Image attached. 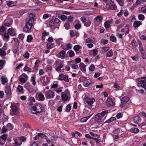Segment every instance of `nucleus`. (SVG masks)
<instances>
[{"label": "nucleus", "instance_id": "de8ad7c7", "mask_svg": "<svg viewBox=\"0 0 146 146\" xmlns=\"http://www.w3.org/2000/svg\"><path fill=\"white\" fill-rule=\"evenodd\" d=\"M120 6H122L124 5V0H116Z\"/></svg>", "mask_w": 146, "mask_h": 146}, {"label": "nucleus", "instance_id": "393cba45", "mask_svg": "<svg viewBox=\"0 0 146 146\" xmlns=\"http://www.w3.org/2000/svg\"><path fill=\"white\" fill-rule=\"evenodd\" d=\"M98 50L97 49H94L90 50L89 52V54L91 55L95 56L98 53Z\"/></svg>", "mask_w": 146, "mask_h": 146}, {"label": "nucleus", "instance_id": "f3484780", "mask_svg": "<svg viewBox=\"0 0 146 146\" xmlns=\"http://www.w3.org/2000/svg\"><path fill=\"white\" fill-rule=\"evenodd\" d=\"M12 24V20L10 19L8 20L6 19L5 20L4 25L5 26L9 27L11 26Z\"/></svg>", "mask_w": 146, "mask_h": 146}, {"label": "nucleus", "instance_id": "a211bd4d", "mask_svg": "<svg viewBox=\"0 0 146 146\" xmlns=\"http://www.w3.org/2000/svg\"><path fill=\"white\" fill-rule=\"evenodd\" d=\"M142 24V23L139 21H134L133 24V27L135 29L139 27Z\"/></svg>", "mask_w": 146, "mask_h": 146}, {"label": "nucleus", "instance_id": "20e7f679", "mask_svg": "<svg viewBox=\"0 0 146 146\" xmlns=\"http://www.w3.org/2000/svg\"><path fill=\"white\" fill-rule=\"evenodd\" d=\"M34 20L33 18H30L27 22L26 26L23 28L24 31L29 32L33 24Z\"/></svg>", "mask_w": 146, "mask_h": 146}, {"label": "nucleus", "instance_id": "a18cd8bd", "mask_svg": "<svg viewBox=\"0 0 146 146\" xmlns=\"http://www.w3.org/2000/svg\"><path fill=\"white\" fill-rule=\"evenodd\" d=\"M6 126L8 130H11L13 128V126L12 124L10 123H8Z\"/></svg>", "mask_w": 146, "mask_h": 146}, {"label": "nucleus", "instance_id": "1a4fd4ad", "mask_svg": "<svg viewBox=\"0 0 146 146\" xmlns=\"http://www.w3.org/2000/svg\"><path fill=\"white\" fill-rule=\"evenodd\" d=\"M129 100V98L125 96L123 97L121 99L120 107L121 108L123 107Z\"/></svg>", "mask_w": 146, "mask_h": 146}, {"label": "nucleus", "instance_id": "dca6fc26", "mask_svg": "<svg viewBox=\"0 0 146 146\" xmlns=\"http://www.w3.org/2000/svg\"><path fill=\"white\" fill-rule=\"evenodd\" d=\"M91 84H92V81L89 79H86L83 82V85L85 87H87Z\"/></svg>", "mask_w": 146, "mask_h": 146}, {"label": "nucleus", "instance_id": "603ef678", "mask_svg": "<svg viewBox=\"0 0 146 146\" xmlns=\"http://www.w3.org/2000/svg\"><path fill=\"white\" fill-rule=\"evenodd\" d=\"M90 133L93 137V138L96 137L97 138H98L100 137V135L97 134H94L92 132H90Z\"/></svg>", "mask_w": 146, "mask_h": 146}, {"label": "nucleus", "instance_id": "13d9d810", "mask_svg": "<svg viewBox=\"0 0 146 146\" xmlns=\"http://www.w3.org/2000/svg\"><path fill=\"white\" fill-rule=\"evenodd\" d=\"M131 44L132 46L133 47H136L137 43L135 40H132V41L131 42Z\"/></svg>", "mask_w": 146, "mask_h": 146}, {"label": "nucleus", "instance_id": "49530a36", "mask_svg": "<svg viewBox=\"0 0 146 146\" xmlns=\"http://www.w3.org/2000/svg\"><path fill=\"white\" fill-rule=\"evenodd\" d=\"M33 39V38L32 36L31 35H29L27 36V41L29 42H31Z\"/></svg>", "mask_w": 146, "mask_h": 146}, {"label": "nucleus", "instance_id": "9d476101", "mask_svg": "<svg viewBox=\"0 0 146 146\" xmlns=\"http://www.w3.org/2000/svg\"><path fill=\"white\" fill-rule=\"evenodd\" d=\"M106 104L108 106H113L114 105L113 100L110 97H108L106 101Z\"/></svg>", "mask_w": 146, "mask_h": 146}, {"label": "nucleus", "instance_id": "ddd939ff", "mask_svg": "<svg viewBox=\"0 0 146 146\" xmlns=\"http://www.w3.org/2000/svg\"><path fill=\"white\" fill-rule=\"evenodd\" d=\"M58 80H63L66 82H68L69 81V80L68 78V77L62 74L59 75Z\"/></svg>", "mask_w": 146, "mask_h": 146}, {"label": "nucleus", "instance_id": "7c9ffc66", "mask_svg": "<svg viewBox=\"0 0 146 146\" xmlns=\"http://www.w3.org/2000/svg\"><path fill=\"white\" fill-rule=\"evenodd\" d=\"M82 46L79 45H75L73 48V49L76 52H77L79 51L80 49H81Z\"/></svg>", "mask_w": 146, "mask_h": 146}, {"label": "nucleus", "instance_id": "7ed1b4c3", "mask_svg": "<svg viewBox=\"0 0 146 146\" xmlns=\"http://www.w3.org/2000/svg\"><path fill=\"white\" fill-rule=\"evenodd\" d=\"M42 106L40 104L34 105L30 109L32 113L33 114L40 113L42 111Z\"/></svg>", "mask_w": 146, "mask_h": 146}, {"label": "nucleus", "instance_id": "0e129e2a", "mask_svg": "<svg viewBox=\"0 0 146 146\" xmlns=\"http://www.w3.org/2000/svg\"><path fill=\"white\" fill-rule=\"evenodd\" d=\"M8 130L7 128L4 126L1 129V132L2 133H5L7 132Z\"/></svg>", "mask_w": 146, "mask_h": 146}, {"label": "nucleus", "instance_id": "052dcab7", "mask_svg": "<svg viewBox=\"0 0 146 146\" xmlns=\"http://www.w3.org/2000/svg\"><path fill=\"white\" fill-rule=\"evenodd\" d=\"M49 24L50 26H54L55 25L52 19L49 22Z\"/></svg>", "mask_w": 146, "mask_h": 146}, {"label": "nucleus", "instance_id": "72a5a7b5", "mask_svg": "<svg viewBox=\"0 0 146 146\" xmlns=\"http://www.w3.org/2000/svg\"><path fill=\"white\" fill-rule=\"evenodd\" d=\"M6 54L5 51L1 48H0V56L1 57L5 56Z\"/></svg>", "mask_w": 146, "mask_h": 146}, {"label": "nucleus", "instance_id": "f257e3e1", "mask_svg": "<svg viewBox=\"0 0 146 146\" xmlns=\"http://www.w3.org/2000/svg\"><path fill=\"white\" fill-rule=\"evenodd\" d=\"M62 87L58 88V86L56 84H53L51 87V90H48L45 92V95L47 99H52L54 96L55 94L53 91H55L58 93H59L62 91Z\"/></svg>", "mask_w": 146, "mask_h": 146}, {"label": "nucleus", "instance_id": "4be33fe9", "mask_svg": "<svg viewBox=\"0 0 146 146\" xmlns=\"http://www.w3.org/2000/svg\"><path fill=\"white\" fill-rule=\"evenodd\" d=\"M129 27L127 26H125L124 28L121 29V32L125 33L126 35L129 33Z\"/></svg>", "mask_w": 146, "mask_h": 146}, {"label": "nucleus", "instance_id": "58836bf2", "mask_svg": "<svg viewBox=\"0 0 146 146\" xmlns=\"http://www.w3.org/2000/svg\"><path fill=\"white\" fill-rule=\"evenodd\" d=\"M84 25L87 27H89L91 25V21L89 20L88 19L84 24Z\"/></svg>", "mask_w": 146, "mask_h": 146}, {"label": "nucleus", "instance_id": "b1692460", "mask_svg": "<svg viewBox=\"0 0 146 146\" xmlns=\"http://www.w3.org/2000/svg\"><path fill=\"white\" fill-rule=\"evenodd\" d=\"M72 47V44L68 43L65 45L63 47V49L66 50L70 49Z\"/></svg>", "mask_w": 146, "mask_h": 146}, {"label": "nucleus", "instance_id": "09e8293b", "mask_svg": "<svg viewBox=\"0 0 146 146\" xmlns=\"http://www.w3.org/2000/svg\"><path fill=\"white\" fill-rule=\"evenodd\" d=\"M138 18L139 20L143 21L145 19V17L142 14H139L138 16Z\"/></svg>", "mask_w": 146, "mask_h": 146}, {"label": "nucleus", "instance_id": "680f3d73", "mask_svg": "<svg viewBox=\"0 0 146 146\" xmlns=\"http://www.w3.org/2000/svg\"><path fill=\"white\" fill-rule=\"evenodd\" d=\"M110 49L109 46L104 47L102 48V50L104 52L108 51Z\"/></svg>", "mask_w": 146, "mask_h": 146}, {"label": "nucleus", "instance_id": "6e6d98bb", "mask_svg": "<svg viewBox=\"0 0 146 146\" xmlns=\"http://www.w3.org/2000/svg\"><path fill=\"white\" fill-rule=\"evenodd\" d=\"M52 19L55 24L58 23L60 22V20L57 18L53 17Z\"/></svg>", "mask_w": 146, "mask_h": 146}, {"label": "nucleus", "instance_id": "3c124183", "mask_svg": "<svg viewBox=\"0 0 146 146\" xmlns=\"http://www.w3.org/2000/svg\"><path fill=\"white\" fill-rule=\"evenodd\" d=\"M85 41L87 43H92L94 42V41L93 40L90 38H88L87 39H86L85 40Z\"/></svg>", "mask_w": 146, "mask_h": 146}, {"label": "nucleus", "instance_id": "f8f14e48", "mask_svg": "<svg viewBox=\"0 0 146 146\" xmlns=\"http://www.w3.org/2000/svg\"><path fill=\"white\" fill-rule=\"evenodd\" d=\"M103 19V16L102 15H98L94 18V23L95 24H96L97 22L100 23L102 22Z\"/></svg>", "mask_w": 146, "mask_h": 146}, {"label": "nucleus", "instance_id": "473e14b6", "mask_svg": "<svg viewBox=\"0 0 146 146\" xmlns=\"http://www.w3.org/2000/svg\"><path fill=\"white\" fill-rule=\"evenodd\" d=\"M7 3L8 6L11 7L15 5V3L13 1H7Z\"/></svg>", "mask_w": 146, "mask_h": 146}, {"label": "nucleus", "instance_id": "2eb2a0df", "mask_svg": "<svg viewBox=\"0 0 146 146\" xmlns=\"http://www.w3.org/2000/svg\"><path fill=\"white\" fill-rule=\"evenodd\" d=\"M86 102L89 105H92L95 101V100L94 98H86L85 99Z\"/></svg>", "mask_w": 146, "mask_h": 146}, {"label": "nucleus", "instance_id": "2f4dec72", "mask_svg": "<svg viewBox=\"0 0 146 146\" xmlns=\"http://www.w3.org/2000/svg\"><path fill=\"white\" fill-rule=\"evenodd\" d=\"M46 46L47 49H50L54 47V43H47Z\"/></svg>", "mask_w": 146, "mask_h": 146}, {"label": "nucleus", "instance_id": "69168bd1", "mask_svg": "<svg viewBox=\"0 0 146 146\" xmlns=\"http://www.w3.org/2000/svg\"><path fill=\"white\" fill-rule=\"evenodd\" d=\"M124 25V23H122L119 25L117 26V30H119L120 28L123 27Z\"/></svg>", "mask_w": 146, "mask_h": 146}, {"label": "nucleus", "instance_id": "c9c22d12", "mask_svg": "<svg viewBox=\"0 0 146 146\" xmlns=\"http://www.w3.org/2000/svg\"><path fill=\"white\" fill-rule=\"evenodd\" d=\"M113 55L112 50L111 49L106 54L107 57H111Z\"/></svg>", "mask_w": 146, "mask_h": 146}, {"label": "nucleus", "instance_id": "bb28decb", "mask_svg": "<svg viewBox=\"0 0 146 146\" xmlns=\"http://www.w3.org/2000/svg\"><path fill=\"white\" fill-rule=\"evenodd\" d=\"M133 120L134 123H139L140 122L141 119L139 116H136L134 117Z\"/></svg>", "mask_w": 146, "mask_h": 146}, {"label": "nucleus", "instance_id": "5701e85b", "mask_svg": "<svg viewBox=\"0 0 146 146\" xmlns=\"http://www.w3.org/2000/svg\"><path fill=\"white\" fill-rule=\"evenodd\" d=\"M5 92L8 96H9L11 94V89L10 87H6Z\"/></svg>", "mask_w": 146, "mask_h": 146}, {"label": "nucleus", "instance_id": "6e6552de", "mask_svg": "<svg viewBox=\"0 0 146 146\" xmlns=\"http://www.w3.org/2000/svg\"><path fill=\"white\" fill-rule=\"evenodd\" d=\"M22 143L20 139L18 137L14 138L12 143V145L13 146H19Z\"/></svg>", "mask_w": 146, "mask_h": 146}, {"label": "nucleus", "instance_id": "e2e57ef3", "mask_svg": "<svg viewBox=\"0 0 146 146\" xmlns=\"http://www.w3.org/2000/svg\"><path fill=\"white\" fill-rule=\"evenodd\" d=\"M51 16L50 14H44L43 16V19H45L48 18L49 17Z\"/></svg>", "mask_w": 146, "mask_h": 146}, {"label": "nucleus", "instance_id": "39448f33", "mask_svg": "<svg viewBox=\"0 0 146 146\" xmlns=\"http://www.w3.org/2000/svg\"><path fill=\"white\" fill-rule=\"evenodd\" d=\"M137 84L139 86H140L146 90V77H144L138 79Z\"/></svg>", "mask_w": 146, "mask_h": 146}, {"label": "nucleus", "instance_id": "338daca9", "mask_svg": "<svg viewBox=\"0 0 146 146\" xmlns=\"http://www.w3.org/2000/svg\"><path fill=\"white\" fill-rule=\"evenodd\" d=\"M73 17L72 15L69 16L68 18V21L69 22H71L72 21H73Z\"/></svg>", "mask_w": 146, "mask_h": 146}, {"label": "nucleus", "instance_id": "f704fd0d", "mask_svg": "<svg viewBox=\"0 0 146 146\" xmlns=\"http://www.w3.org/2000/svg\"><path fill=\"white\" fill-rule=\"evenodd\" d=\"M104 25L106 29L109 28L110 27V21H106L105 22Z\"/></svg>", "mask_w": 146, "mask_h": 146}, {"label": "nucleus", "instance_id": "4c0bfd02", "mask_svg": "<svg viewBox=\"0 0 146 146\" xmlns=\"http://www.w3.org/2000/svg\"><path fill=\"white\" fill-rule=\"evenodd\" d=\"M40 60H37L35 62V68L36 70L38 69V67L39 65Z\"/></svg>", "mask_w": 146, "mask_h": 146}, {"label": "nucleus", "instance_id": "6ab92c4d", "mask_svg": "<svg viewBox=\"0 0 146 146\" xmlns=\"http://www.w3.org/2000/svg\"><path fill=\"white\" fill-rule=\"evenodd\" d=\"M38 135L39 136V137H40L42 138L45 139L46 141L48 143H49L50 142V140L48 139V137L44 134L42 133H38Z\"/></svg>", "mask_w": 146, "mask_h": 146}, {"label": "nucleus", "instance_id": "ea45409f", "mask_svg": "<svg viewBox=\"0 0 146 146\" xmlns=\"http://www.w3.org/2000/svg\"><path fill=\"white\" fill-rule=\"evenodd\" d=\"M139 45V50L141 53L144 52L143 47L142 43L141 42L138 43Z\"/></svg>", "mask_w": 146, "mask_h": 146}, {"label": "nucleus", "instance_id": "5fc2aeb1", "mask_svg": "<svg viewBox=\"0 0 146 146\" xmlns=\"http://www.w3.org/2000/svg\"><path fill=\"white\" fill-rule=\"evenodd\" d=\"M65 54V52L63 50H62L60 53V55L62 58H64Z\"/></svg>", "mask_w": 146, "mask_h": 146}, {"label": "nucleus", "instance_id": "774afa93", "mask_svg": "<svg viewBox=\"0 0 146 146\" xmlns=\"http://www.w3.org/2000/svg\"><path fill=\"white\" fill-rule=\"evenodd\" d=\"M71 109V106L70 104H68L67 106L66 111L68 112Z\"/></svg>", "mask_w": 146, "mask_h": 146}, {"label": "nucleus", "instance_id": "a19ab883", "mask_svg": "<svg viewBox=\"0 0 146 146\" xmlns=\"http://www.w3.org/2000/svg\"><path fill=\"white\" fill-rule=\"evenodd\" d=\"M94 13L93 11H88L83 12V14L85 15H91Z\"/></svg>", "mask_w": 146, "mask_h": 146}, {"label": "nucleus", "instance_id": "a878e982", "mask_svg": "<svg viewBox=\"0 0 146 146\" xmlns=\"http://www.w3.org/2000/svg\"><path fill=\"white\" fill-rule=\"evenodd\" d=\"M108 8L110 9L115 10L116 9V6L113 2L111 1Z\"/></svg>", "mask_w": 146, "mask_h": 146}, {"label": "nucleus", "instance_id": "79ce46f5", "mask_svg": "<svg viewBox=\"0 0 146 146\" xmlns=\"http://www.w3.org/2000/svg\"><path fill=\"white\" fill-rule=\"evenodd\" d=\"M49 35V33L46 32V31H44L42 34V38L43 40L45 39V36L48 35Z\"/></svg>", "mask_w": 146, "mask_h": 146}, {"label": "nucleus", "instance_id": "412c9836", "mask_svg": "<svg viewBox=\"0 0 146 146\" xmlns=\"http://www.w3.org/2000/svg\"><path fill=\"white\" fill-rule=\"evenodd\" d=\"M0 80L1 84L3 85H4L7 83L8 80L7 78L5 76H2Z\"/></svg>", "mask_w": 146, "mask_h": 146}, {"label": "nucleus", "instance_id": "f03ea898", "mask_svg": "<svg viewBox=\"0 0 146 146\" xmlns=\"http://www.w3.org/2000/svg\"><path fill=\"white\" fill-rule=\"evenodd\" d=\"M108 112V110L103 111L100 113H98L96 115V118L98 122H103L104 120L106 115Z\"/></svg>", "mask_w": 146, "mask_h": 146}, {"label": "nucleus", "instance_id": "37998d69", "mask_svg": "<svg viewBox=\"0 0 146 146\" xmlns=\"http://www.w3.org/2000/svg\"><path fill=\"white\" fill-rule=\"evenodd\" d=\"M24 70L25 71H31V69L28 67V64H27L24 68Z\"/></svg>", "mask_w": 146, "mask_h": 146}, {"label": "nucleus", "instance_id": "4d7b16f0", "mask_svg": "<svg viewBox=\"0 0 146 146\" xmlns=\"http://www.w3.org/2000/svg\"><path fill=\"white\" fill-rule=\"evenodd\" d=\"M69 56L70 57H71L74 56L75 54L74 52L71 50L69 51Z\"/></svg>", "mask_w": 146, "mask_h": 146}, {"label": "nucleus", "instance_id": "bf43d9fd", "mask_svg": "<svg viewBox=\"0 0 146 146\" xmlns=\"http://www.w3.org/2000/svg\"><path fill=\"white\" fill-rule=\"evenodd\" d=\"M141 11L142 12L146 13V5L141 8Z\"/></svg>", "mask_w": 146, "mask_h": 146}, {"label": "nucleus", "instance_id": "8fccbe9b", "mask_svg": "<svg viewBox=\"0 0 146 146\" xmlns=\"http://www.w3.org/2000/svg\"><path fill=\"white\" fill-rule=\"evenodd\" d=\"M52 69V67L51 66H47L44 68V70L46 72L51 70Z\"/></svg>", "mask_w": 146, "mask_h": 146}, {"label": "nucleus", "instance_id": "9b49d317", "mask_svg": "<svg viewBox=\"0 0 146 146\" xmlns=\"http://www.w3.org/2000/svg\"><path fill=\"white\" fill-rule=\"evenodd\" d=\"M8 33L11 36H14L16 35V30L14 28H11L8 29Z\"/></svg>", "mask_w": 146, "mask_h": 146}, {"label": "nucleus", "instance_id": "4468645a", "mask_svg": "<svg viewBox=\"0 0 146 146\" xmlns=\"http://www.w3.org/2000/svg\"><path fill=\"white\" fill-rule=\"evenodd\" d=\"M36 96L38 100L40 101H43L44 100V97L43 94L41 92L37 93Z\"/></svg>", "mask_w": 146, "mask_h": 146}, {"label": "nucleus", "instance_id": "423d86ee", "mask_svg": "<svg viewBox=\"0 0 146 146\" xmlns=\"http://www.w3.org/2000/svg\"><path fill=\"white\" fill-rule=\"evenodd\" d=\"M61 95L62 99L63 101H67L70 99V92L68 90H65L64 93L62 92L61 93Z\"/></svg>", "mask_w": 146, "mask_h": 146}, {"label": "nucleus", "instance_id": "c03bdc74", "mask_svg": "<svg viewBox=\"0 0 146 146\" xmlns=\"http://www.w3.org/2000/svg\"><path fill=\"white\" fill-rule=\"evenodd\" d=\"M5 60H0V70H1L3 68V66L5 64Z\"/></svg>", "mask_w": 146, "mask_h": 146}, {"label": "nucleus", "instance_id": "e433bc0d", "mask_svg": "<svg viewBox=\"0 0 146 146\" xmlns=\"http://www.w3.org/2000/svg\"><path fill=\"white\" fill-rule=\"evenodd\" d=\"M58 45H60L61 43L62 42V38H60L58 39L55 38L54 39Z\"/></svg>", "mask_w": 146, "mask_h": 146}, {"label": "nucleus", "instance_id": "c85d7f7f", "mask_svg": "<svg viewBox=\"0 0 146 146\" xmlns=\"http://www.w3.org/2000/svg\"><path fill=\"white\" fill-rule=\"evenodd\" d=\"M92 114L89 116L84 117L81 118L80 120V121L82 122H86L87 120L90 118V117L92 116Z\"/></svg>", "mask_w": 146, "mask_h": 146}, {"label": "nucleus", "instance_id": "0eeeda50", "mask_svg": "<svg viewBox=\"0 0 146 146\" xmlns=\"http://www.w3.org/2000/svg\"><path fill=\"white\" fill-rule=\"evenodd\" d=\"M10 114L12 115H17L18 114V111L16 106H12L11 110H10Z\"/></svg>", "mask_w": 146, "mask_h": 146}, {"label": "nucleus", "instance_id": "c756f323", "mask_svg": "<svg viewBox=\"0 0 146 146\" xmlns=\"http://www.w3.org/2000/svg\"><path fill=\"white\" fill-rule=\"evenodd\" d=\"M35 74H33L31 77V81L34 85H35L36 83L35 81Z\"/></svg>", "mask_w": 146, "mask_h": 146}, {"label": "nucleus", "instance_id": "864d4df0", "mask_svg": "<svg viewBox=\"0 0 146 146\" xmlns=\"http://www.w3.org/2000/svg\"><path fill=\"white\" fill-rule=\"evenodd\" d=\"M80 20L84 24V23L87 21L88 19L85 17H82L80 18Z\"/></svg>", "mask_w": 146, "mask_h": 146}, {"label": "nucleus", "instance_id": "aec40b11", "mask_svg": "<svg viewBox=\"0 0 146 146\" xmlns=\"http://www.w3.org/2000/svg\"><path fill=\"white\" fill-rule=\"evenodd\" d=\"M79 67L81 70L84 73L86 72V66L83 63H81L79 64Z\"/></svg>", "mask_w": 146, "mask_h": 146}, {"label": "nucleus", "instance_id": "cd10ccee", "mask_svg": "<svg viewBox=\"0 0 146 146\" xmlns=\"http://www.w3.org/2000/svg\"><path fill=\"white\" fill-rule=\"evenodd\" d=\"M129 131L133 133H137L139 132V130L137 128L133 127L130 129Z\"/></svg>", "mask_w": 146, "mask_h": 146}]
</instances>
